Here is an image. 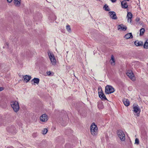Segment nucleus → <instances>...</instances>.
Here are the masks:
<instances>
[{"label": "nucleus", "instance_id": "2eb2a0df", "mask_svg": "<svg viewBox=\"0 0 148 148\" xmlns=\"http://www.w3.org/2000/svg\"><path fill=\"white\" fill-rule=\"evenodd\" d=\"M23 78L24 81L27 82L31 79V77L30 76L26 75L24 76Z\"/></svg>", "mask_w": 148, "mask_h": 148}, {"label": "nucleus", "instance_id": "aec40b11", "mask_svg": "<svg viewBox=\"0 0 148 148\" xmlns=\"http://www.w3.org/2000/svg\"><path fill=\"white\" fill-rule=\"evenodd\" d=\"M98 107L100 109H102L103 108V106L102 102H99L98 104Z\"/></svg>", "mask_w": 148, "mask_h": 148}, {"label": "nucleus", "instance_id": "f3484780", "mask_svg": "<svg viewBox=\"0 0 148 148\" xmlns=\"http://www.w3.org/2000/svg\"><path fill=\"white\" fill-rule=\"evenodd\" d=\"M124 38L126 39L132 38L133 37L132 33H129L127 34L124 36Z\"/></svg>", "mask_w": 148, "mask_h": 148}, {"label": "nucleus", "instance_id": "6ab92c4d", "mask_svg": "<svg viewBox=\"0 0 148 148\" xmlns=\"http://www.w3.org/2000/svg\"><path fill=\"white\" fill-rule=\"evenodd\" d=\"M123 103L124 105L127 106H128L130 105V102L128 99H124L123 100Z\"/></svg>", "mask_w": 148, "mask_h": 148}, {"label": "nucleus", "instance_id": "423d86ee", "mask_svg": "<svg viewBox=\"0 0 148 148\" xmlns=\"http://www.w3.org/2000/svg\"><path fill=\"white\" fill-rule=\"evenodd\" d=\"M133 111L135 113H137L136 114L137 116H139L140 109L138 105L136 104L133 105Z\"/></svg>", "mask_w": 148, "mask_h": 148}, {"label": "nucleus", "instance_id": "a211bd4d", "mask_svg": "<svg viewBox=\"0 0 148 148\" xmlns=\"http://www.w3.org/2000/svg\"><path fill=\"white\" fill-rule=\"evenodd\" d=\"M14 128L13 126H10L7 127V130L9 132H13Z\"/></svg>", "mask_w": 148, "mask_h": 148}, {"label": "nucleus", "instance_id": "cd10ccee", "mask_svg": "<svg viewBox=\"0 0 148 148\" xmlns=\"http://www.w3.org/2000/svg\"><path fill=\"white\" fill-rule=\"evenodd\" d=\"M135 143L137 145L139 144V140L137 138H136L135 139Z\"/></svg>", "mask_w": 148, "mask_h": 148}, {"label": "nucleus", "instance_id": "b1692460", "mask_svg": "<svg viewBox=\"0 0 148 148\" xmlns=\"http://www.w3.org/2000/svg\"><path fill=\"white\" fill-rule=\"evenodd\" d=\"M144 47L146 49H148V39L147 40L144 45Z\"/></svg>", "mask_w": 148, "mask_h": 148}, {"label": "nucleus", "instance_id": "7ed1b4c3", "mask_svg": "<svg viewBox=\"0 0 148 148\" xmlns=\"http://www.w3.org/2000/svg\"><path fill=\"white\" fill-rule=\"evenodd\" d=\"M117 135L122 141H124L125 140V135L124 133L121 130H118L117 132Z\"/></svg>", "mask_w": 148, "mask_h": 148}, {"label": "nucleus", "instance_id": "bb28decb", "mask_svg": "<svg viewBox=\"0 0 148 148\" xmlns=\"http://www.w3.org/2000/svg\"><path fill=\"white\" fill-rule=\"evenodd\" d=\"M66 29L69 32H71V30L70 26L69 25H66Z\"/></svg>", "mask_w": 148, "mask_h": 148}, {"label": "nucleus", "instance_id": "f257e3e1", "mask_svg": "<svg viewBox=\"0 0 148 148\" xmlns=\"http://www.w3.org/2000/svg\"><path fill=\"white\" fill-rule=\"evenodd\" d=\"M90 132L93 136H96L97 134L98 128L95 123H93L90 126Z\"/></svg>", "mask_w": 148, "mask_h": 148}, {"label": "nucleus", "instance_id": "393cba45", "mask_svg": "<svg viewBox=\"0 0 148 148\" xmlns=\"http://www.w3.org/2000/svg\"><path fill=\"white\" fill-rule=\"evenodd\" d=\"M145 32V29L143 28H142L140 29V36H142L144 34V33Z\"/></svg>", "mask_w": 148, "mask_h": 148}, {"label": "nucleus", "instance_id": "4c0bfd02", "mask_svg": "<svg viewBox=\"0 0 148 148\" xmlns=\"http://www.w3.org/2000/svg\"><path fill=\"white\" fill-rule=\"evenodd\" d=\"M100 0H97V1H99Z\"/></svg>", "mask_w": 148, "mask_h": 148}, {"label": "nucleus", "instance_id": "39448f33", "mask_svg": "<svg viewBox=\"0 0 148 148\" xmlns=\"http://www.w3.org/2000/svg\"><path fill=\"white\" fill-rule=\"evenodd\" d=\"M114 89L111 86L107 85L105 87V92L106 94H109L113 92Z\"/></svg>", "mask_w": 148, "mask_h": 148}, {"label": "nucleus", "instance_id": "dca6fc26", "mask_svg": "<svg viewBox=\"0 0 148 148\" xmlns=\"http://www.w3.org/2000/svg\"><path fill=\"white\" fill-rule=\"evenodd\" d=\"M14 3L16 6L19 7L21 5V0H14Z\"/></svg>", "mask_w": 148, "mask_h": 148}, {"label": "nucleus", "instance_id": "7c9ffc66", "mask_svg": "<svg viewBox=\"0 0 148 148\" xmlns=\"http://www.w3.org/2000/svg\"><path fill=\"white\" fill-rule=\"evenodd\" d=\"M140 21V19L139 18H136V21L137 22H138Z\"/></svg>", "mask_w": 148, "mask_h": 148}, {"label": "nucleus", "instance_id": "72a5a7b5", "mask_svg": "<svg viewBox=\"0 0 148 148\" xmlns=\"http://www.w3.org/2000/svg\"><path fill=\"white\" fill-rule=\"evenodd\" d=\"M116 0H110V1L113 3H114L116 2Z\"/></svg>", "mask_w": 148, "mask_h": 148}, {"label": "nucleus", "instance_id": "c85d7f7f", "mask_svg": "<svg viewBox=\"0 0 148 148\" xmlns=\"http://www.w3.org/2000/svg\"><path fill=\"white\" fill-rule=\"evenodd\" d=\"M38 136V134L36 133H34L32 134V136L34 137H36Z\"/></svg>", "mask_w": 148, "mask_h": 148}, {"label": "nucleus", "instance_id": "4be33fe9", "mask_svg": "<svg viewBox=\"0 0 148 148\" xmlns=\"http://www.w3.org/2000/svg\"><path fill=\"white\" fill-rule=\"evenodd\" d=\"M32 81L34 82V83L38 84L39 83V79L38 78H35L32 80Z\"/></svg>", "mask_w": 148, "mask_h": 148}, {"label": "nucleus", "instance_id": "9b49d317", "mask_svg": "<svg viewBox=\"0 0 148 148\" xmlns=\"http://www.w3.org/2000/svg\"><path fill=\"white\" fill-rule=\"evenodd\" d=\"M118 30H120L124 31H125L127 29V27L125 26H124L123 24L118 25Z\"/></svg>", "mask_w": 148, "mask_h": 148}, {"label": "nucleus", "instance_id": "9d476101", "mask_svg": "<svg viewBox=\"0 0 148 148\" xmlns=\"http://www.w3.org/2000/svg\"><path fill=\"white\" fill-rule=\"evenodd\" d=\"M132 13L130 12H127V18L128 22H130V23H131L132 20Z\"/></svg>", "mask_w": 148, "mask_h": 148}, {"label": "nucleus", "instance_id": "c756f323", "mask_svg": "<svg viewBox=\"0 0 148 148\" xmlns=\"http://www.w3.org/2000/svg\"><path fill=\"white\" fill-rule=\"evenodd\" d=\"M3 120L2 118H0V124H1L3 123Z\"/></svg>", "mask_w": 148, "mask_h": 148}, {"label": "nucleus", "instance_id": "f8f14e48", "mask_svg": "<svg viewBox=\"0 0 148 148\" xmlns=\"http://www.w3.org/2000/svg\"><path fill=\"white\" fill-rule=\"evenodd\" d=\"M121 5L122 8L125 9L127 8L128 5L126 1V0H124L121 2Z\"/></svg>", "mask_w": 148, "mask_h": 148}, {"label": "nucleus", "instance_id": "f704fd0d", "mask_svg": "<svg viewBox=\"0 0 148 148\" xmlns=\"http://www.w3.org/2000/svg\"><path fill=\"white\" fill-rule=\"evenodd\" d=\"M7 1L8 2L10 3L12 1V0H7Z\"/></svg>", "mask_w": 148, "mask_h": 148}, {"label": "nucleus", "instance_id": "a878e982", "mask_svg": "<svg viewBox=\"0 0 148 148\" xmlns=\"http://www.w3.org/2000/svg\"><path fill=\"white\" fill-rule=\"evenodd\" d=\"M47 130L46 128H45L43 130L42 134L44 135L45 134L47 133Z\"/></svg>", "mask_w": 148, "mask_h": 148}, {"label": "nucleus", "instance_id": "1a4fd4ad", "mask_svg": "<svg viewBox=\"0 0 148 148\" xmlns=\"http://www.w3.org/2000/svg\"><path fill=\"white\" fill-rule=\"evenodd\" d=\"M108 13L110 17L112 19H116L117 18V17L115 12L113 11L109 12Z\"/></svg>", "mask_w": 148, "mask_h": 148}, {"label": "nucleus", "instance_id": "2f4dec72", "mask_svg": "<svg viewBox=\"0 0 148 148\" xmlns=\"http://www.w3.org/2000/svg\"><path fill=\"white\" fill-rule=\"evenodd\" d=\"M47 73L48 75H50L51 74V73L50 71H49V72H47Z\"/></svg>", "mask_w": 148, "mask_h": 148}, {"label": "nucleus", "instance_id": "473e14b6", "mask_svg": "<svg viewBox=\"0 0 148 148\" xmlns=\"http://www.w3.org/2000/svg\"><path fill=\"white\" fill-rule=\"evenodd\" d=\"M3 90V88L2 87H0V91Z\"/></svg>", "mask_w": 148, "mask_h": 148}, {"label": "nucleus", "instance_id": "6e6552de", "mask_svg": "<svg viewBox=\"0 0 148 148\" xmlns=\"http://www.w3.org/2000/svg\"><path fill=\"white\" fill-rule=\"evenodd\" d=\"M40 121L42 122H46L48 120L47 115L45 114H42L40 117Z\"/></svg>", "mask_w": 148, "mask_h": 148}, {"label": "nucleus", "instance_id": "4468645a", "mask_svg": "<svg viewBox=\"0 0 148 148\" xmlns=\"http://www.w3.org/2000/svg\"><path fill=\"white\" fill-rule=\"evenodd\" d=\"M135 45L137 46H142L143 45V43L141 41L136 40L134 42Z\"/></svg>", "mask_w": 148, "mask_h": 148}, {"label": "nucleus", "instance_id": "e433bc0d", "mask_svg": "<svg viewBox=\"0 0 148 148\" xmlns=\"http://www.w3.org/2000/svg\"><path fill=\"white\" fill-rule=\"evenodd\" d=\"M129 0H126V1H129Z\"/></svg>", "mask_w": 148, "mask_h": 148}, {"label": "nucleus", "instance_id": "f03ea898", "mask_svg": "<svg viewBox=\"0 0 148 148\" xmlns=\"http://www.w3.org/2000/svg\"><path fill=\"white\" fill-rule=\"evenodd\" d=\"M11 105L15 112H17L19 110V106L18 103L17 101H14L11 102Z\"/></svg>", "mask_w": 148, "mask_h": 148}, {"label": "nucleus", "instance_id": "ddd939ff", "mask_svg": "<svg viewBox=\"0 0 148 148\" xmlns=\"http://www.w3.org/2000/svg\"><path fill=\"white\" fill-rule=\"evenodd\" d=\"M99 97L102 100H107L106 96L102 92H99Z\"/></svg>", "mask_w": 148, "mask_h": 148}, {"label": "nucleus", "instance_id": "5701e85b", "mask_svg": "<svg viewBox=\"0 0 148 148\" xmlns=\"http://www.w3.org/2000/svg\"><path fill=\"white\" fill-rule=\"evenodd\" d=\"M110 63L112 65H114L115 63V61L114 57L113 55L111 56V59L110 60Z\"/></svg>", "mask_w": 148, "mask_h": 148}, {"label": "nucleus", "instance_id": "20e7f679", "mask_svg": "<svg viewBox=\"0 0 148 148\" xmlns=\"http://www.w3.org/2000/svg\"><path fill=\"white\" fill-rule=\"evenodd\" d=\"M48 54L52 64L55 65L56 64V61L53 54L49 52L48 53Z\"/></svg>", "mask_w": 148, "mask_h": 148}, {"label": "nucleus", "instance_id": "c9c22d12", "mask_svg": "<svg viewBox=\"0 0 148 148\" xmlns=\"http://www.w3.org/2000/svg\"><path fill=\"white\" fill-rule=\"evenodd\" d=\"M59 122L60 123H62V121H61V120H60V121L59 120Z\"/></svg>", "mask_w": 148, "mask_h": 148}, {"label": "nucleus", "instance_id": "412c9836", "mask_svg": "<svg viewBox=\"0 0 148 148\" xmlns=\"http://www.w3.org/2000/svg\"><path fill=\"white\" fill-rule=\"evenodd\" d=\"M103 9L107 11H109L110 10L108 6L106 4L103 7Z\"/></svg>", "mask_w": 148, "mask_h": 148}, {"label": "nucleus", "instance_id": "0eeeda50", "mask_svg": "<svg viewBox=\"0 0 148 148\" xmlns=\"http://www.w3.org/2000/svg\"><path fill=\"white\" fill-rule=\"evenodd\" d=\"M127 75L132 81L135 80V77L132 71L131 70H128L126 73Z\"/></svg>", "mask_w": 148, "mask_h": 148}]
</instances>
